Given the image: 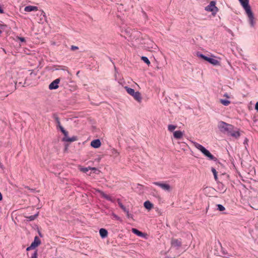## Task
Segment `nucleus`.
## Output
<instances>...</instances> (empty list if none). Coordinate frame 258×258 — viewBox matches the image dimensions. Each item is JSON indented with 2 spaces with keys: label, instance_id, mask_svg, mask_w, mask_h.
Wrapping results in <instances>:
<instances>
[{
  "label": "nucleus",
  "instance_id": "aec40b11",
  "mask_svg": "<svg viewBox=\"0 0 258 258\" xmlns=\"http://www.w3.org/2000/svg\"><path fill=\"white\" fill-rule=\"evenodd\" d=\"M144 206L148 210H151L153 207V205L149 201L145 202Z\"/></svg>",
  "mask_w": 258,
  "mask_h": 258
},
{
  "label": "nucleus",
  "instance_id": "e433bc0d",
  "mask_svg": "<svg viewBox=\"0 0 258 258\" xmlns=\"http://www.w3.org/2000/svg\"><path fill=\"white\" fill-rule=\"evenodd\" d=\"M19 39L21 42H25V38H24V37H19Z\"/></svg>",
  "mask_w": 258,
  "mask_h": 258
},
{
  "label": "nucleus",
  "instance_id": "39448f33",
  "mask_svg": "<svg viewBox=\"0 0 258 258\" xmlns=\"http://www.w3.org/2000/svg\"><path fill=\"white\" fill-rule=\"evenodd\" d=\"M153 183L160 187L162 189L165 191H169L170 189V186L168 184L160 182H154Z\"/></svg>",
  "mask_w": 258,
  "mask_h": 258
},
{
  "label": "nucleus",
  "instance_id": "4be33fe9",
  "mask_svg": "<svg viewBox=\"0 0 258 258\" xmlns=\"http://www.w3.org/2000/svg\"><path fill=\"white\" fill-rule=\"evenodd\" d=\"M124 89H125L126 91L127 92V93L128 94H129L131 96H133L134 93L136 92L135 91V90L132 89V88H131L128 87H127V86H125L124 87Z\"/></svg>",
  "mask_w": 258,
  "mask_h": 258
},
{
  "label": "nucleus",
  "instance_id": "423d86ee",
  "mask_svg": "<svg viewBox=\"0 0 258 258\" xmlns=\"http://www.w3.org/2000/svg\"><path fill=\"white\" fill-rule=\"evenodd\" d=\"M242 6L243 9L245 12L249 11L251 9L250 6L249 5V0H238Z\"/></svg>",
  "mask_w": 258,
  "mask_h": 258
},
{
  "label": "nucleus",
  "instance_id": "cd10ccee",
  "mask_svg": "<svg viewBox=\"0 0 258 258\" xmlns=\"http://www.w3.org/2000/svg\"><path fill=\"white\" fill-rule=\"evenodd\" d=\"M211 170H212V173L214 174L215 179L216 180H217L218 179V177H217V172L216 171V170L214 168H212Z\"/></svg>",
  "mask_w": 258,
  "mask_h": 258
},
{
  "label": "nucleus",
  "instance_id": "5701e85b",
  "mask_svg": "<svg viewBox=\"0 0 258 258\" xmlns=\"http://www.w3.org/2000/svg\"><path fill=\"white\" fill-rule=\"evenodd\" d=\"M38 216V213H37V214L34 215H31V216H25V218L28 220V221H33L34 220H35Z\"/></svg>",
  "mask_w": 258,
  "mask_h": 258
},
{
  "label": "nucleus",
  "instance_id": "8fccbe9b",
  "mask_svg": "<svg viewBox=\"0 0 258 258\" xmlns=\"http://www.w3.org/2000/svg\"><path fill=\"white\" fill-rule=\"evenodd\" d=\"M219 244L220 245V246H221V243H220V242H219ZM221 249H223L222 247V246H221Z\"/></svg>",
  "mask_w": 258,
  "mask_h": 258
},
{
  "label": "nucleus",
  "instance_id": "79ce46f5",
  "mask_svg": "<svg viewBox=\"0 0 258 258\" xmlns=\"http://www.w3.org/2000/svg\"><path fill=\"white\" fill-rule=\"evenodd\" d=\"M152 193H153V195H154V196H156L157 197H159V195L157 194V192L154 193V192H153Z\"/></svg>",
  "mask_w": 258,
  "mask_h": 258
},
{
  "label": "nucleus",
  "instance_id": "7ed1b4c3",
  "mask_svg": "<svg viewBox=\"0 0 258 258\" xmlns=\"http://www.w3.org/2000/svg\"><path fill=\"white\" fill-rule=\"evenodd\" d=\"M205 10L208 12H211L213 15H215L218 11V9L216 7V2L211 1L209 5L205 7Z\"/></svg>",
  "mask_w": 258,
  "mask_h": 258
},
{
  "label": "nucleus",
  "instance_id": "0eeeda50",
  "mask_svg": "<svg viewBox=\"0 0 258 258\" xmlns=\"http://www.w3.org/2000/svg\"><path fill=\"white\" fill-rule=\"evenodd\" d=\"M62 133L64 135V138H63V141L66 142H74L77 140L76 137H73L72 138L68 137V132L66 130L63 131Z\"/></svg>",
  "mask_w": 258,
  "mask_h": 258
},
{
  "label": "nucleus",
  "instance_id": "473e14b6",
  "mask_svg": "<svg viewBox=\"0 0 258 258\" xmlns=\"http://www.w3.org/2000/svg\"><path fill=\"white\" fill-rule=\"evenodd\" d=\"M89 170V169L88 168H82L81 169V171H82L83 172H85V173H86L87 171H88Z\"/></svg>",
  "mask_w": 258,
  "mask_h": 258
},
{
  "label": "nucleus",
  "instance_id": "a18cd8bd",
  "mask_svg": "<svg viewBox=\"0 0 258 258\" xmlns=\"http://www.w3.org/2000/svg\"><path fill=\"white\" fill-rule=\"evenodd\" d=\"M2 199H3V196H2L1 192H0V201L1 200H2Z\"/></svg>",
  "mask_w": 258,
  "mask_h": 258
},
{
  "label": "nucleus",
  "instance_id": "ea45409f",
  "mask_svg": "<svg viewBox=\"0 0 258 258\" xmlns=\"http://www.w3.org/2000/svg\"><path fill=\"white\" fill-rule=\"evenodd\" d=\"M5 27H6V25H3V24H0V28H1L3 29V28H5Z\"/></svg>",
  "mask_w": 258,
  "mask_h": 258
},
{
  "label": "nucleus",
  "instance_id": "6ab92c4d",
  "mask_svg": "<svg viewBox=\"0 0 258 258\" xmlns=\"http://www.w3.org/2000/svg\"><path fill=\"white\" fill-rule=\"evenodd\" d=\"M99 233L102 238H105L107 236L108 232L106 229L101 228L99 230Z\"/></svg>",
  "mask_w": 258,
  "mask_h": 258
},
{
  "label": "nucleus",
  "instance_id": "f03ea898",
  "mask_svg": "<svg viewBox=\"0 0 258 258\" xmlns=\"http://www.w3.org/2000/svg\"><path fill=\"white\" fill-rule=\"evenodd\" d=\"M245 13L247 16L248 22L250 26L252 28H254L256 24V19L254 17V15L251 10L245 12Z\"/></svg>",
  "mask_w": 258,
  "mask_h": 258
},
{
  "label": "nucleus",
  "instance_id": "a878e982",
  "mask_svg": "<svg viewBox=\"0 0 258 258\" xmlns=\"http://www.w3.org/2000/svg\"><path fill=\"white\" fill-rule=\"evenodd\" d=\"M176 126L172 124H169L168 126V130L169 131L172 132H173L176 128Z\"/></svg>",
  "mask_w": 258,
  "mask_h": 258
},
{
  "label": "nucleus",
  "instance_id": "de8ad7c7",
  "mask_svg": "<svg viewBox=\"0 0 258 258\" xmlns=\"http://www.w3.org/2000/svg\"><path fill=\"white\" fill-rule=\"evenodd\" d=\"M114 152L116 154H118V153L116 151V150H114Z\"/></svg>",
  "mask_w": 258,
  "mask_h": 258
},
{
  "label": "nucleus",
  "instance_id": "a19ab883",
  "mask_svg": "<svg viewBox=\"0 0 258 258\" xmlns=\"http://www.w3.org/2000/svg\"><path fill=\"white\" fill-rule=\"evenodd\" d=\"M0 13L1 14H4V10L1 8V7H0Z\"/></svg>",
  "mask_w": 258,
  "mask_h": 258
},
{
  "label": "nucleus",
  "instance_id": "c9c22d12",
  "mask_svg": "<svg viewBox=\"0 0 258 258\" xmlns=\"http://www.w3.org/2000/svg\"><path fill=\"white\" fill-rule=\"evenodd\" d=\"M114 218H115L116 220H119V221H121V220L120 218V217H119L118 216H117V215H114Z\"/></svg>",
  "mask_w": 258,
  "mask_h": 258
},
{
  "label": "nucleus",
  "instance_id": "393cba45",
  "mask_svg": "<svg viewBox=\"0 0 258 258\" xmlns=\"http://www.w3.org/2000/svg\"><path fill=\"white\" fill-rule=\"evenodd\" d=\"M220 102L225 106H228L230 103V101L222 99L220 100Z\"/></svg>",
  "mask_w": 258,
  "mask_h": 258
},
{
  "label": "nucleus",
  "instance_id": "20e7f679",
  "mask_svg": "<svg viewBox=\"0 0 258 258\" xmlns=\"http://www.w3.org/2000/svg\"><path fill=\"white\" fill-rule=\"evenodd\" d=\"M198 56L204 60L208 61L209 63H211L214 66H220V61L218 60L214 59L213 58L209 57L208 56H206L204 55V54L200 53L198 54Z\"/></svg>",
  "mask_w": 258,
  "mask_h": 258
},
{
  "label": "nucleus",
  "instance_id": "9d476101",
  "mask_svg": "<svg viewBox=\"0 0 258 258\" xmlns=\"http://www.w3.org/2000/svg\"><path fill=\"white\" fill-rule=\"evenodd\" d=\"M172 246L178 249L181 245V241L180 239H172L171 241Z\"/></svg>",
  "mask_w": 258,
  "mask_h": 258
},
{
  "label": "nucleus",
  "instance_id": "9b49d317",
  "mask_svg": "<svg viewBox=\"0 0 258 258\" xmlns=\"http://www.w3.org/2000/svg\"><path fill=\"white\" fill-rule=\"evenodd\" d=\"M41 244V240L38 238V236H36L34 238V241L32 242L31 244V245L32 247H33L34 248L37 247Z\"/></svg>",
  "mask_w": 258,
  "mask_h": 258
},
{
  "label": "nucleus",
  "instance_id": "c85d7f7f",
  "mask_svg": "<svg viewBox=\"0 0 258 258\" xmlns=\"http://www.w3.org/2000/svg\"><path fill=\"white\" fill-rule=\"evenodd\" d=\"M217 209L219 211H223L225 209V207L223 206H222V205L218 204L217 205Z\"/></svg>",
  "mask_w": 258,
  "mask_h": 258
},
{
  "label": "nucleus",
  "instance_id": "4c0bfd02",
  "mask_svg": "<svg viewBox=\"0 0 258 258\" xmlns=\"http://www.w3.org/2000/svg\"><path fill=\"white\" fill-rule=\"evenodd\" d=\"M126 216L128 218H131L132 217V215L129 213V211H128V213H126Z\"/></svg>",
  "mask_w": 258,
  "mask_h": 258
},
{
  "label": "nucleus",
  "instance_id": "1a4fd4ad",
  "mask_svg": "<svg viewBox=\"0 0 258 258\" xmlns=\"http://www.w3.org/2000/svg\"><path fill=\"white\" fill-rule=\"evenodd\" d=\"M60 82V79L58 78L55 79L52 82H51L49 85V89L50 90L56 89L58 88V83Z\"/></svg>",
  "mask_w": 258,
  "mask_h": 258
},
{
  "label": "nucleus",
  "instance_id": "603ef678",
  "mask_svg": "<svg viewBox=\"0 0 258 258\" xmlns=\"http://www.w3.org/2000/svg\"><path fill=\"white\" fill-rule=\"evenodd\" d=\"M2 33V31L0 30V34Z\"/></svg>",
  "mask_w": 258,
  "mask_h": 258
},
{
  "label": "nucleus",
  "instance_id": "bb28decb",
  "mask_svg": "<svg viewBox=\"0 0 258 258\" xmlns=\"http://www.w3.org/2000/svg\"><path fill=\"white\" fill-rule=\"evenodd\" d=\"M141 59L144 61L146 64H147L148 65H149L150 64V60H149V59L148 58V57H147L146 56H142L141 57Z\"/></svg>",
  "mask_w": 258,
  "mask_h": 258
},
{
  "label": "nucleus",
  "instance_id": "2eb2a0df",
  "mask_svg": "<svg viewBox=\"0 0 258 258\" xmlns=\"http://www.w3.org/2000/svg\"><path fill=\"white\" fill-rule=\"evenodd\" d=\"M38 10V7L33 6H28L25 7L24 11L27 12L32 11H36Z\"/></svg>",
  "mask_w": 258,
  "mask_h": 258
},
{
  "label": "nucleus",
  "instance_id": "412c9836",
  "mask_svg": "<svg viewBox=\"0 0 258 258\" xmlns=\"http://www.w3.org/2000/svg\"><path fill=\"white\" fill-rule=\"evenodd\" d=\"M132 231L133 232V233H134V234H136L139 236L143 237L144 236V234L143 232L136 228H133L132 229Z\"/></svg>",
  "mask_w": 258,
  "mask_h": 258
},
{
  "label": "nucleus",
  "instance_id": "c03bdc74",
  "mask_svg": "<svg viewBox=\"0 0 258 258\" xmlns=\"http://www.w3.org/2000/svg\"><path fill=\"white\" fill-rule=\"evenodd\" d=\"M222 254H224V255H225L227 253V252L225 250H224L223 249H222Z\"/></svg>",
  "mask_w": 258,
  "mask_h": 258
},
{
  "label": "nucleus",
  "instance_id": "09e8293b",
  "mask_svg": "<svg viewBox=\"0 0 258 258\" xmlns=\"http://www.w3.org/2000/svg\"><path fill=\"white\" fill-rule=\"evenodd\" d=\"M153 192H157L156 191L155 189H153Z\"/></svg>",
  "mask_w": 258,
  "mask_h": 258
},
{
  "label": "nucleus",
  "instance_id": "f3484780",
  "mask_svg": "<svg viewBox=\"0 0 258 258\" xmlns=\"http://www.w3.org/2000/svg\"><path fill=\"white\" fill-rule=\"evenodd\" d=\"M173 136L176 139H180L183 136V133L180 131H177L173 133Z\"/></svg>",
  "mask_w": 258,
  "mask_h": 258
},
{
  "label": "nucleus",
  "instance_id": "3c124183",
  "mask_svg": "<svg viewBox=\"0 0 258 258\" xmlns=\"http://www.w3.org/2000/svg\"><path fill=\"white\" fill-rule=\"evenodd\" d=\"M91 169H92V170H95V169H95V168H91Z\"/></svg>",
  "mask_w": 258,
  "mask_h": 258
},
{
  "label": "nucleus",
  "instance_id": "f704fd0d",
  "mask_svg": "<svg viewBox=\"0 0 258 258\" xmlns=\"http://www.w3.org/2000/svg\"><path fill=\"white\" fill-rule=\"evenodd\" d=\"M57 127H59V128L60 129V130L61 131V132H62L63 131L65 130L64 129V128L61 125H60V126H58Z\"/></svg>",
  "mask_w": 258,
  "mask_h": 258
},
{
  "label": "nucleus",
  "instance_id": "7c9ffc66",
  "mask_svg": "<svg viewBox=\"0 0 258 258\" xmlns=\"http://www.w3.org/2000/svg\"><path fill=\"white\" fill-rule=\"evenodd\" d=\"M37 255H38L37 250H36L34 251L33 253L32 254L31 258H37Z\"/></svg>",
  "mask_w": 258,
  "mask_h": 258
},
{
  "label": "nucleus",
  "instance_id": "58836bf2",
  "mask_svg": "<svg viewBox=\"0 0 258 258\" xmlns=\"http://www.w3.org/2000/svg\"><path fill=\"white\" fill-rule=\"evenodd\" d=\"M255 109L258 111V102L255 104Z\"/></svg>",
  "mask_w": 258,
  "mask_h": 258
},
{
  "label": "nucleus",
  "instance_id": "49530a36",
  "mask_svg": "<svg viewBox=\"0 0 258 258\" xmlns=\"http://www.w3.org/2000/svg\"><path fill=\"white\" fill-rule=\"evenodd\" d=\"M224 96H225V97H227V98H228V97H228V94H224Z\"/></svg>",
  "mask_w": 258,
  "mask_h": 258
},
{
  "label": "nucleus",
  "instance_id": "f8f14e48",
  "mask_svg": "<svg viewBox=\"0 0 258 258\" xmlns=\"http://www.w3.org/2000/svg\"><path fill=\"white\" fill-rule=\"evenodd\" d=\"M101 142L99 139H96L93 140L91 142V146L94 148H98L101 146Z\"/></svg>",
  "mask_w": 258,
  "mask_h": 258
},
{
  "label": "nucleus",
  "instance_id": "72a5a7b5",
  "mask_svg": "<svg viewBox=\"0 0 258 258\" xmlns=\"http://www.w3.org/2000/svg\"><path fill=\"white\" fill-rule=\"evenodd\" d=\"M34 249L33 247H32V246L30 245V246H28L27 248H26V250L27 251H29L31 249Z\"/></svg>",
  "mask_w": 258,
  "mask_h": 258
},
{
  "label": "nucleus",
  "instance_id": "37998d69",
  "mask_svg": "<svg viewBox=\"0 0 258 258\" xmlns=\"http://www.w3.org/2000/svg\"><path fill=\"white\" fill-rule=\"evenodd\" d=\"M30 75L31 76H35L36 74L35 73H34L33 72H31V74H30Z\"/></svg>",
  "mask_w": 258,
  "mask_h": 258
},
{
  "label": "nucleus",
  "instance_id": "b1692460",
  "mask_svg": "<svg viewBox=\"0 0 258 258\" xmlns=\"http://www.w3.org/2000/svg\"><path fill=\"white\" fill-rule=\"evenodd\" d=\"M118 204L120 208L125 213H128V209H127L125 206L123 205V204L119 201L118 200Z\"/></svg>",
  "mask_w": 258,
  "mask_h": 258
},
{
  "label": "nucleus",
  "instance_id": "a211bd4d",
  "mask_svg": "<svg viewBox=\"0 0 258 258\" xmlns=\"http://www.w3.org/2000/svg\"><path fill=\"white\" fill-rule=\"evenodd\" d=\"M194 144L195 147L200 151H201L202 152V153H203L205 151V150H206V149L204 147H203L202 145H200L199 143L195 142Z\"/></svg>",
  "mask_w": 258,
  "mask_h": 258
},
{
  "label": "nucleus",
  "instance_id": "2f4dec72",
  "mask_svg": "<svg viewBox=\"0 0 258 258\" xmlns=\"http://www.w3.org/2000/svg\"><path fill=\"white\" fill-rule=\"evenodd\" d=\"M79 48L78 46H74V45H72L71 46V49L72 50H77V49H78Z\"/></svg>",
  "mask_w": 258,
  "mask_h": 258
},
{
  "label": "nucleus",
  "instance_id": "c756f323",
  "mask_svg": "<svg viewBox=\"0 0 258 258\" xmlns=\"http://www.w3.org/2000/svg\"><path fill=\"white\" fill-rule=\"evenodd\" d=\"M54 118L55 120L57 123V126H60V125H61V124H60V122L59 121V119L58 117L57 116H54Z\"/></svg>",
  "mask_w": 258,
  "mask_h": 258
},
{
  "label": "nucleus",
  "instance_id": "6e6552de",
  "mask_svg": "<svg viewBox=\"0 0 258 258\" xmlns=\"http://www.w3.org/2000/svg\"><path fill=\"white\" fill-rule=\"evenodd\" d=\"M62 133L64 135V138H63V141L66 142H74L77 140L76 137H73L72 138L68 137V132L66 130L63 131Z\"/></svg>",
  "mask_w": 258,
  "mask_h": 258
},
{
  "label": "nucleus",
  "instance_id": "4468645a",
  "mask_svg": "<svg viewBox=\"0 0 258 258\" xmlns=\"http://www.w3.org/2000/svg\"><path fill=\"white\" fill-rule=\"evenodd\" d=\"M203 154L207 157H208L210 160H213V161H216L217 159L214 157L211 153L206 149L205 151L203 153Z\"/></svg>",
  "mask_w": 258,
  "mask_h": 258
},
{
  "label": "nucleus",
  "instance_id": "dca6fc26",
  "mask_svg": "<svg viewBox=\"0 0 258 258\" xmlns=\"http://www.w3.org/2000/svg\"><path fill=\"white\" fill-rule=\"evenodd\" d=\"M97 191L99 193H100V195L103 198H104L106 200H107L108 201H112V198L109 195H107L105 194L103 191H101L100 190H99V189H98Z\"/></svg>",
  "mask_w": 258,
  "mask_h": 258
},
{
  "label": "nucleus",
  "instance_id": "ddd939ff",
  "mask_svg": "<svg viewBox=\"0 0 258 258\" xmlns=\"http://www.w3.org/2000/svg\"><path fill=\"white\" fill-rule=\"evenodd\" d=\"M132 96L139 103H141L142 102V97L141 94L139 92H136Z\"/></svg>",
  "mask_w": 258,
  "mask_h": 258
},
{
  "label": "nucleus",
  "instance_id": "f257e3e1",
  "mask_svg": "<svg viewBox=\"0 0 258 258\" xmlns=\"http://www.w3.org/2000/svg\"><path fill=\"white\" fill-rule=\"evenodd\" d=\"M218 127L222 133L230 135L232 137L238 139L240 136L239 130H234V126L223 121L218 122Z\"/></svg>",
  "mask_w": 258,
  "mask_h": 258
}]
</instances>
